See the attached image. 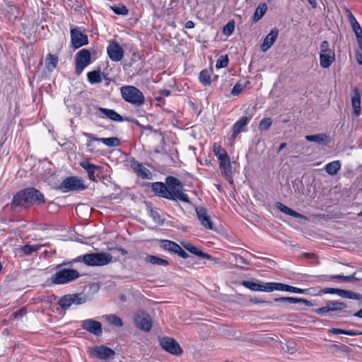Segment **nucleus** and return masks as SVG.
Segmentation results:
<instances>
[{
  "label": "nucleus",
  "mask_w": 362,
  "mask_h": 362,
  "mask_svg": "<svg viewBox=\"0 0 362 362\" xmlns=\"http://www.w3.org/2000/svg\"><path fill=\"white\" fill-rule=\"evenodd\" d=\"M276 282L263 283L259 281L257 282L250 281V291L272 292L276 291Z\"/></svg>",
  "instance_id": "nucleus-19"
},
{
  "label": "nucleus",
  "mask_w": 362,
  "mask_h": 362,
  "mask_svg": "<svg viewBox=\"0 0 362 362\" xmlns=\"http://www.w3.org/2000/svg\"><path fill=\"white\" fill-rule=\"evenodd\" d=\"M278 35L279 30L276 28H273L270 33L264 37L261 47L263 52H266L269 48L272 47V45L277 39Z\"/></svg>",
  "instance_id": "nucleus-26"
},
{
  "label": "nucleus",
  "mask_w": 362,
  "mask_h": 362,
  "mask_svg": "<svg viewBox=\"0 0 362 362\" xmlns=\"http://www.w3.org/2000/svg\"><path fill=\"white\" fill-rule=\"evenodd\" d=\"M90 354L101 360L112 359L115 356L114 350L104 345L94 347L90 351Z\"/></svg>",
  "instance_id": "nucleus-13"
},
{
  "label": "nucleus",
  "mask_w": 362,
  "mask_h": 362,
  "mask_svg": "<svg viewBox=\"0 0 362 362\" xmlns=\"http://www.w3.org/2000/svg\"><path fill=\"white\" fill-rule=\"evenodd\" d=\"M112 256L107 252L89 253L84 255V264L90 267H102L112 261Z\"/></svg>",
  "instance_id": "nucleus-5"
},
{
  "label": "nucleus",
  "mask_w": 362,
  "mask_h": 362,
  "mask_svg": "<svg viewBox=\"0 0 362 362\" xmlns=\"http://www.w3.org/2000/svg\"><path fill=\"white\" fill-rule=\"evenodd\" d=\"M242 90H243L242 85L237 83L233 88L230 93L232 95L236 96V95H238L241 93Z\"/></svg>",
  "instance_id": "nucleus-51"
},
{
  "label": "nucleus",
  "mask_w": 362,
  "mask_h": 362,
  "mask_svg": "<svg viewBox=\"0 0 362 362\" xmlns=\"http://www.w3.org/2000/svg\"><path fill=\"white\" fill-rule=\"evenodd\" d=\"M267 10V6L265 3L260 4L258 7L256 8L254 16H253V21L257 23L259 21L263 16L265 14Z\"/></svg>",
  "instance_id": "nucleus-37"
},
{
  "label": "nucleus",
  "mask_w": 362,
  "mask_h": 362,
  "mask_svg": "<svg viewBox=\"0 0 362 362\" xmlns=\"http://www.w3.org/2000/svg\"><path fill=\"white\" fill-rule=\"evenodd\" d=\"M152 189L154 193L161 197L174 200L182 201L185 203H189L188 196L185 194L180 181L173 176H168L165 179V184L160 182L152 184Z\"/></svg>",
  "instance_id": "nucleus-1"
},
{
  "label": "nucleus",
  "mask_w": 362,
  "mask_h": 362,
  "mask_svg": "<svg viewBox=\"0 0 362 362\" xmlns=\"http://www.w3.org/2000/svg\"><path fill=\"white\" fill-rule=\"evenodd\" d=\"M107 52L110 59L113 62H119L124 57V50L115 41H111L107 47Z\"/></svg>",
  "instance_id": "nucleus-14"
},
{
  "label": "nucleus",
  "mask_w": 362,
  "mask_h": 362,
  "mask_svg": "<svg viewBox=\"0 0 362 362\" xmlns=\"http://www.w3.org/2000/svg\"><path fill=\"white\" fill-rule=\"evenodd\" d=\"M71 46L74 49H78L88 43V36L78 28H71Z\"/></svg>",
  "instance_id": "nucleus-11"
},
{
  "label": "nucleus",
  "mask_w": 362,
  "mask_h": 362,
  "mask_svg": "<svg viewBox=\"0 0 362 362\" xmlns=\"http://www.w3.org/2000/svg\"><path fill=\"white\" fill-rule=\"evenodd\" d=\"M120 93L123 100L135 107H140L144 103L145 98L143 93L135 86H122Z\"/></svg>",
  "instance_id": "nucleus-3"
},
{
  "label": "nucleus",
  "mask_w": 362,
  "mask_h": 362,
  "mask_svg": "<svg viewBox=\"0 0 362 362\" xmlns=\"http://www.w3.org/2000/svg\"><path fill=\"white\" fill-rule=\"evenodd\" d=\"M83 135L88 139L86 143L88 151L90 153H98L99 151V148L94 142L100 141L99 138L95 136L94 134L88 132H83Z\"/></svg>",
  "instance_id": "nucleus-27"
},
{
  "label": "nucleus",
  "mask_w": 362,
  "mask_h": 362,
  "mask_svg": "<svg viewBox=\"0 0 362 362\" xmlns=\"http://www.w3.org/2000/svg\"><path fill=\"white\" fill-rule=\"evenodd\" d=\"M58 64V57L49 54L45 58V66L49 71H52Z\"/></svg>",
  "instance_id": "nucleus-36"
},
{
  "label": "nucleus",
  "mask_w": 362,
  "mask_h": 362,
  "mask_svg": "<svg viewBox=\"0 0 362 362\" xmlns=\"http://www.w3.org/2000/svg\"><path fill=\"white\" fill-rule=\"evenodd\" d=\"M335 61L334 51L320 52V65L322 68L327 69Z\"/></svg>",
  "instance_id": "nucleus-22"
},
{
  "label": "nucleus",
  "mask_w": 362,
  "mask_h": 362,
  "mask_svg": "<svg viewBox=\"0 0 362 362\" xmlns=\"http://www.w3.org/2000/svg\"><path fill=\"white\" fill-rule=\"evenodd\" d=\"M355 57L357 63L359 65L362 64V54L359 52H355Z\"/></svg>",
  "instance_id": "nucleus-59"
},
{
  "label": "nucleus",
  "mask_w": 362,
  "mask_h": 362,
  "mask_svg": "<svg viewBox=\"0 0 362 362\" xmlns=\"http://www.w3.org/2000/svg\"><path fill=\"white\" fill-rule=\"evenodd\" d=\"M84 255L83 256H78L76 258L72 260V262H68V263H66V262H63L62 264H58L57 266V269H59L63 265H71L73 262H83L84 263Z\"/></svg>",
  "instance_id": "nucleus-50"
},
{
  "label": "nucleus",
  "mask_w": 362,
  "mask_h": 362,
  "mask_svg": "<svg viewBox=\"0 0 362 362\" xmlns=\"http://www.w3.org/2000/svg\"><path fill=\"white\" fill-rule=\"evenodd\" d=\"M112 251H117L119 252L122 255H124L127 253V252L122 248L114 247L110 249Z\"/></svg>",
  "instance_id": "nucleus-63"
},
{
  "label": "nucleus",
  "mask_w": 362,
  "mask_h": 362,
  "mask_svg": "<svg viewBox=\"0 0 362 362\" xmlns=\"http://www.w3.org/2000/svg\"><path fill=\"white\" fill-rule=\"evenodd\" d=\"M81 327L95 336H100L103 334L102 324L93 319L82 321Z\"/></svg>",
  "instance_id": "nucleus-16"
},
{
  "label": "nucleus",
  "mask_w": 362,
  "mask_h": 362,
  "mask_svg": "<svg viewBox=\"0 0 362 362\" xmlns=\"http://www.w3.org/2000/svg\"><path fill=\"white\" fill-rule=\"evenodd\" d=\"M341 290L340 288H325L322 289V293H331V294H337L341 296Z\"/></svg>",
  "instance_id": "nucleus-49"
},
{
  "label": "nucleus",
  "mask_w": 362,
  "mask_h": 362,
  "mask_svg": "<svg viewBox=\"0 0 362 362\" xmlns=\"http://www.w3.org/2000/svg\"><path fill=\"white\" fill-rule=\"evenodd\" d=\"M361 280L362 279L358 277L356 273H354L352 275L350 276H345V281H359Z\"/></svg>",
  "instance_id": "nucleus-54"
},
{
  "label": "nucleus",
  "mask_w": 362,
  "mask_h": 362,
  "mask_svg": "<svg viewBox=\"0 0 362 362\" xmlns=\"http://www.w3.org/2000/svg\"><path fill=\"white\" fill-rule=\"evenodd\" d=\"M134 324L140 329L148 332L152 327L150 316L145 313H137L134 318Z\"/></svg>",
  "instance_id": "nucleus-12"
},
{
  "label": "nucleus",
  "mask_w": 362,
  "mask_h": 362,
  "mask_svg": "<svg viewBox=\"0 0 362 362\" xmlns=\"http://www.w3.org/2000/svg\"><path fill=\"white\" fill-rule=\"evenodd\" d=\"M181 244L186 250H187L188 252H189L192 254H194L198 257H204V258H206V259H210V257H211L210 255L202 252L199 249H198L195 246L192 245L189 243L182 242Z\"/></svg>",
  "instance_id": "nucleus-30"
},
{
  "label": "nucleus",
  "mask_w": 362,
  "mask_h": 362,
  "mask_svg": "<svg viewBox=\"0 0 362 362\" xmlns=\"http://www.w3.org/2000/svg\"><path fill=\"white\" fill-rule=\"evenodd\" d=\"M79 165L86 171L88 178L92 181L95 182L97 177L102 173L101 166L92 164L88 160H83Z\"/></svg>",
  "instance_id": "nucleus-15"
},
{
  "label": "nucleus",
  "mask_w": 362,
  "mask_h": 362,
  "mask_svg": "<svg viewBox=\"0 0 362 362\" xmlns=\"http://www.w3.org/2000/svg\"><path fill=\"white\" fill-rule=\"evenodd\" d=\"M329 332L334 334H344V333H345L344 329H338V328H332L329 330Z\"/></svg>",
  "instance_id": "nucleus-57"
},
{
  "label": "nucleus",
  "mask_w": 362,
  "mask_h": 362,
  "mask_svg": "<svg viewBox=\"0 0 362 362\" xmlns=\"http://www.w3.org/2000/svg\"><path fill=\"white\" fill-rule=\"evenodd\" d=\"M351 99L353 114L354 116L358 117L361 115V94L357 87L352 88Z\"/></svg>",
  "instance_id": "nucleus-18"
},
{
  "label": "nucleus",
  "mask_w": 362,
  "mask_h": 362,
  "mask_svg": "<svg viewBox=\"0 0 362 362\" xmlns=\"http://www.w3.org/2000/svg\"><path fill=\"white\" fill-rule=\"evenodd\" d=\"M328 278L329 279H336V280H343V281H345V276L340 275V274L331 275V276H329Z\"/></svg>",
  "instance_id": "nucleus-58"
},
{
  "label": "nucleus",
  "mask_w": 362,
  "mask_h": 362,
  "mask_svg": "<svg viewBox=\"0 0 362 362\" xmlns=\"http://www.w3.org/2000/svg\"><path fill=\"white\" fill-rule=\"evenodd\" d=\"M303 256L306 258H309V259H315V255L313 253L305 252V253H303Z\"/></svg>",
  "instance_id": "nucleus-64"
},
{
  "label": "nucleus",
  "mask_w": 362,
  "mask_h": 362,
  "mask_svg": "<svg viewBox=\"0 0 362 362\" xmlns=\"http://www.w3.org/2000/svg\"><path fill=\"white\" fill-rule=\"evenodd\" d=\"M115 13L117 15L126 16L129 13V10L124 5H119L111 7Z\"/></svg>",
  "instance_id": "nucleus-44"
},
{
  "label": "nucleus",
  "mask_w": 362,
  "mask_h": 362,
  "mask_svg": "<svg viewBox=\"0 0 362 362\" xmlns=\"http://www.w3.org/2000/svg\"><path fill=\"white\" fill-rule=\"evenodd\" d=\"M196 213L197 218L201 224L207 229L213 230V223L211 221L210 216L208 214L207 211L205 208L198 206L196 208Z\"/></svg>",
  "instance_id": "nucleus-17"
},
{
  "label": "nucleus",
  "mask_w": 362,
  "mask_h": 362,
  "mask_svg": "<svg viewBox=\"0 0 362 362\" xmlns=\"http://www.w3.org/2000/svg\"><path fill=\"white\" fill-rule=\"evenodd\" d=\"M26 311H25V308H21L20 310H18V311H16V313H14V317H17L18 315H24L25 314Z\"/></svg>",
  "instance_id": "nucleus-62"
},
{
  "label": "nucleus",
  "mask_w": 362,
  "mask_h": 362,
  "mask_svg": "<svg viewBox=\"0 0 362 362\" xmlns=\"http://www.w3.org/2000/svg\"><path fill=\"white\" fill-rule=\"evenodd\" d=\"M349 23L355 34L356 40L362 39V28L354 15L349 16Z\"/></svg>",
  "instance_id": "nucleus-31"
},
{
  "label": "nucleus",
  "mask_w": 362,
  "mask_h": 362,
  "mask_svg": "<svg viewBox=\"0 0 362 362\" xmlns=\"http://www.w3.org/2000/svg\"><path fill=\"white\" fill-rule=\"evenodd\" d=\"M275 206L280 211H281L287 215H289V216L295 217V218H304V216L293 211V209H291V208L288 207L287 206L283 204L281 202H276Z\"/></svg>",
  "instance_id": "nucleus-33"
},
{
  "label": "nucleus",
  "mask_w": 362,
  "mask_h": 362,
  "mask_svg": "<svg viewBox=\"0 0 362 362\" xmlns=\"http://www.w3.org/2000/svg\"><path fill=\"white\" fill-rule=\"evenodd\" d=\"M326 51H333L329 48V44L327 40H324L320 44V52H325Z\"/></svg>",
  "instance_id": "nucleus-52"
},
{
  "label": "nucleus",
  "mask_w": 362,
  "mask_h": 362,
  "mask_svg": "<svg viewBox=\"0 0 362 362\" xmlns=\"http://www.w3.org/2000/svg\"><path fill=\"white\" fill-rule=\"evenodd\" d=\"M234 28H235V25H234V22H232V21H229L224 27H223V33L224 35H230L234 31Z\"/></svg>",
  "instance_id": "nucleus-46"
},
{
  "label": "nucleus",
  "mask_w": 362,
  "mask_h": 362,
  "mask_svg": "<svg viewBox=\"0 0 362 362\" xmlns=\"http://www.w3.org/2000/svg\"><path fill=\"white\" fill-rule=\"evenodd\" d=\"M341 168V163L339 160H334L327 163L325 167V171L330 175H336Z\"/></svg>",
  "instance_id": "nucleus-34"
},
{
  "label": "nucleus",
  "mask_w": 362,
  "mask_h": 362,
  "mask_svg": "<svg viewBox=\"0 0 362 362\" xmlns=\"http://www.w3.org/2000/svg\"><path fill=\"white\" fill-rule=\"evenodd\" d=\"M86 188L82 180L77 177L71 176L64 179L58 187V189L64 193L72 191H81Z\"/></svg>",
  "instance_id": "nucleus-6"
},
{
  "label": "nucleus",
  "mask_w": 362,
  "mask_h": 362,
  "mask_svg": "<svg viewBox=\"0 0 362 362\" xmlns=\"http://www.w3.org/2000/svg\"><path fill=\"white\" fill-rule=\"evenodd\" d=\"M145 261L148 263L156 265L167 266L169 264V262L167 259L154 255L146 256Z\"/></svg>",
  "instance_id": "nucleus-35"
},
{
  "label": "nucleus",
  "mask_w": 362,
  "mask_h": 362,
  "mask_svg": "<svg viewBox=\"0 0 362 362\" xmlns=\"http://www.w3.org/2000/svg\"><path fill=\"white\" fill-rule=\"evenodd\" d=\"M250 303H252L254 304L262 303V304L272 305L273 301H272V300H259L257 298H250Z\"/></svg>",
  "instance_id": "nucleus-53"
},
{
  "label": "nucleus",
  "mask_w": 362,
  "mask_h": 362,
  "mask_svg": "<svg viewBox=\"0 0 362 362\" xmlns=\"http://www.w3.org/2000/svg\"><path fill=\"white\" fill-rule=\"evenodd\" d=\"M132 167L136 175L142 179L151 180L152 178L151 172L139 162H134Z\"/></svg>",
  "instance_id": "nucleus-25"
},
{
  "label": "nucleus",
  "mask_w": 362,
  "mask_h": 362,
  "mask_svg": "<svg viewBox=\"0 0 362 362\" xmlns=\"http://www.w3.org/2000/svg\"><path fill=\"white\" fill-rule=\"evenodd\" d=\"M345 303L338 300H327L325 305L313 310V312L320 315H325L329 312H339L346 308Z\"/></svg>",
  "instance_id": "nucleus-9"
},
{
  "label": "nucleus",
  "mask_w": 362,
  "mask_h": 362,
  "mask_svg": "<svg viewBox=\"0 0 362 362\" xmlns=\"http://www.w3.org/2000/svg\"><path fill=\"white\" fill-rule=\"evenodd\" d=\"M41 245H25L21 247V250L26 255H29L32 254L33 252H37Z\"/></svg>",
  "instance_id": "nucleus-43"
},
{
  "label": "nucleus",
  "mask_w": 362,
  "mask_h": 362,
  "mask_svg": "<svg viewBox=\"0 0 362 362\" xmlns=\"http://www.w3.org/2000/svg\"><path fill=\"white\" fill-rule=\"evenodd\" d=\"M199 81L204 86L211 85V76L207 69H204L200 72Z\"/></svg>",
  "instance_id": "nucleus-42"
},
{
  "label": "nucleus",
  "mask_w": 362,
  "mask_h": 362,
  "mask_svg": "<svg viewBox=\"0 0 362 362\" xmlns=\"http://www.w3.org/2000/svg\"><path fill=\"white\" fill-rule=\"evenodd\" d=\"M220 169L225 178L232 183L231 165L228 156L218 158Z\"/></svg>",
  "instance_id": "nucleus-20"
},
{
  "label": "nucleus",
  "mask_w": 362,
  "mask_h": 362,
  "mask_svg": "<svg viewBox=\"0 0 362 362\" xmlns=\"http://www.w3.org/2000/svg\"><path fill=\"white\" fill-rule=\"evenodd\" d=\"M99 140L109 147H117L120 144V141L117 137L99 138Z\"/></svg>",
  "instance_id": "nucleus-41"
},
{
  "label": "nucleus",
  "mask_w": 362,
  "mask_h": 362,
  "mask_svg": "<svg viewBox=\"0 0 362 362\" xmlns=\"http://www.w3.org/2000/svg\"><path fill=\"white\" fill-rule=\"evenodd\" d=\"M248 118L246 116L242 117L238 120L233 126V134L231 135L230 139L232 142L234 141L237 136L243 132L246 131V127L247 124Z\"/></svg>",
  "instance_id": "nucleus-21"
},
{
  "label": "nucleus",
  "mask_w": 362,
  "mask_h": 362,
  "mask_svg": "<svg viewBox=\"0 0 362 362\" xmlns=\"http://www.w3.org/2000/svg\"><path fill=\"white\" fill-rule=\"evenodd\" d=\"M305 138L308 141L315 142L318 144H327L330 142L329 136L324 133L307 135Z\"/></svg>",
  "instance_id": "nucleus-28"
},
{
  "label": "nucleus",
  "mask_w": 362,
  "mask_h": 362,
  "mask_svg": "<svg viewBox=\"0 0 362 362\" xmlns=\"http://www.w3.org/2000/svg\"><path fill=\"white\" fill-rule=\"evenodd\" d=\"M357 47L355 49V52H359L362 54V38L356 40Z\"/></svg>",
  "instance_id": "nucleus-56"
},
{
  "label": "nucleus",
  "mask_w": 362,
  "mask_h": 362,
  "mask_svg": "<svg viewBox=\"0 0 362 362\" xmlns=\"http://www.w3.org/2000/svg\"><path fill=\"white\" fill-rule=\"evenodd\" d=\"M274 302L279 303L281 305H284L286 303H300L306 306H312L313 303L306 299L295 298V297H280L274 299Z\"/></svg>",
  "instance_id": "nucleus-23"
},
{
  "label": "nucleus",
  "mask_w": 362,
  "mask_h": 362,
  "mask_svg": "<svg viewBox=\"0 0 362 362\" xmlns=\"http://www.w3.org/2000/svg\"><path fill=\"white\" fill-rule=\"evenodd\" d=\"M88 81L90 84L99 83L102 81L100 70H95L87 74Z\"/></svg>",
  "instance_id": "nucleus-38"
},
{
  "label": "nucleus",
  "mask_w": 362,
  "mask_h": 362,
  "mask_svg": "<svg viewBox=\"0 0 362 362\" xmlns=\"http://www.w3.org/2000/svg\"><path fill=\"white\" fill-rule=\"evenodd\" d=\"M86 296L83 293L68 294L62 296L59 300V305L63 310H66L71 305H81L86 302Z\"/></svg>",
  "instance_id": "nucleus-7"
},
{
  "label": "nucleus",
  "mask_w": 362,
  "mask_h": 362,
  "mask_svg": "<svg viewBox=\"0 0 362 362\" xmlns=\"http://www.w3.org/2000/svg\"><path fill=\"white\" fill-rule=\"evenodd\" d=\"M160 345L167 352L179 356L182 353V349L179 344L171 337H165L160 339Z\"/></svg>",
  "instance_id": "nucleus-10"
},
{
  "label": "nucleus",
  "mask_w": 362,
  "mask_h": 362,
  "mask_svg": "<svg viewBox=\"0 0 362 362\" xmlns=\"http://www.w3.org/2000/svg\"><path fill=\"white\" fill-rule=\"evenodd\" d=\"M45 202L44 195L33 187L26 188L18 192L13 199V206H29L34 204H42Z\"/></svg>",
  "instance_id": "nucleus-2"
},
{
  "label": "nucleus",
  "mask_w": 362,
  "mask_h": 362,
  "mask_svg": "<svg viewBox=\"0 0 362 362\" xmlns=\"http://www.w3.org/2000/svg\"><path fill=\"white\" fill-rule=\"evenodd\" d=\"M214 151L216 156L218 158L221 157H227V152L225 149L222 148L220 146H214Z\"/></svg>",
  "instance_id": "nucleus-48"
},
{
  "label": "nucleus",
  "mask_w": 362,
  "mask_h": 362,
  "mask_svg": "<svg viewBox=\"0 0 362 362\" xmlns=\"http://www.w3.org/2000/svg\"><path fill=\"white\" fill-rule=\"evenodd\" d=\"M344 334L349 335V336H356L358 334H362V332L361 333H358L356 332L355 330H345Z\"/></svg>",
  "instance_id": "nucleus-60"
},
{
  "label": "nucleus",
  "mask_w": 362,
  "mask_h": 362,
  "mask_svg": "<svg viewBox=\"0 0 362 362\" xmlns=\"http://www.w3.org/2000/svg\"><path fill=\"white\" fill-rule=\"evenodd\" d=\"M160 246L165 250L176 254L180 250V245L176 243L168 240H160Z\"/></svg>",
  "instance_id": "nucleus-29"
},
{
  "label": "nucleus",
  "mask_w": 362,
  "mask_h": 362,
  "mask_svg": "<svg viewBox=\"0 0 362 362\" xmlns=\"http://www.w3.org/2000/svg\"><path fill=\"white\" fill-rule=\"evenodd\" d=\"M341 297L348 299L361 300L362 295L349 290H341Z\"/></svg>",
  "instance_id": "nucleus-40"
},
{
  "label": "nucleus",
  "mask_w": 362,
  "mask_h": 362,
  "mask_svg": "<svg viewBox=\"0 0 362 362\" xmlns=\"http://www.w3.org/2000/svg\"><path fill=\"white\" fill-rule=\"evenodd\" d=\"M98 111L102 113L101 117H107L112 121L115 122H123L124 119L122 115L116 112L115 110L111 109H107L104 107H98Z\"/></svg>",
  "instance_id": "nucleus-24"
},
{
  "label": "nucleus",
  "mask_w": 362,
  "mask_h": 362,
  "mask_svg": "<svg viewBox=\"0 0 362 362\" xmlns=\"http://www.w3.org/2000/svg\"><path fill=\"white\" fill-rule=\"evenodd\" d=\"M80 276V274L76 269H62L54 273L51 276V281L54 284H65L73 281Z\"/></svg>",
  "instance_id": "nucleus-4"
},
{
  "label": "nucleus",
  "mask_w": 362,
  "mask_h": 362,
  "mask_svg": "<svg viewBox=\"0 0 362 362\" xmlns=\"http://www.w3.org/2000/svg\"><path fill=\"white\" fill-rule=\"evenodd\" d=\"M104 317L110 324L115 327H122L123 326L122 319L115 314L106 315Z\"/></svg>",
  "instance_id": "nucleus-39"
},
{
  "label": "nucleus",
  "mask_w": 362,
  "mask_h": 362,
  "mask_svg": "<svg viewBox=\"0 0 362 362\" xmlns=\"http://www.w3.org/2000/svg\"><path fill=\"white\" fill-rule=\"evenodd\" d=\"M276 291H284L288 292H293L296 293H306L307 289H302L297 287H294L290 285L284 284L282 283H276Z\"/></svg>",
  "instance_id": "nucleus-32"
},
{
  "label": "nucleus",
  "mask_w": 362,
  "mask_h": 362,
  "mask_svg": "<svg viewBox=\"0 0 362 362\" xmlns=\"http://www.w3.org/2000/svg\"><path fill=\"white\" fill-rule=\"evenodd\" d=\"M176 254L183 259H187L189 257V255L185 251H184L181 247H180V250H178Z\"/></svg>",
  "instance_id": "nucleus-55"
},
{
  "label": "nucleus",
  "mask_w": 362,
  "mask_h": 362,
  "mask_svg": "<svg viewBox=\"0 0 362 362\" xmlns=\"http://www.w3.org/2000/svg\"><path fill=\"white\" fill-rule=\"evenodd\" d=\"M228 58L227 55H221L217 60L216 66L218 69L224 68L228 66Z\"/></svg>",
  "instance_id": "nucleus-45"
},
{
  "label": "nucleus",
  "mask_w": 362,
  "mask_h": 362,
  "mask_svg": "<svg viewBox=\"0 0 362 362\" xmlns=\"http://www.w3.org/2000/svg\"><path fill=\"white\" fill-rule=\"evenodd\" d=\"M272 120L271 118H264L259 124V128L260 130H267L272 125Z\"/></svg>",
  "instance_id": "nucleus-47"
},
{
  "label": "nucleus",
  "mask_w": 362,
  "mask_h": 362,
  "mask_svg": "<svg viewBox=\"0 0 362 362\" xmlns=\"http://www.w3.org/2000/svg\"><path fill=\"white\" fill-rule=\"evenodd\" d=\"M90 52L87 49H83L79 51L75 59V73L77 75H80L84 69L90 64Z\"/></svg>",
  "instance_id": "nucleus-8"
},
{
  "label": "nucleus",
  "mask_w": 362,
  "mask_h": 362,
  "mask_svg": "<svg viewBox=\"0 0 362 362\" xmlns=\"http://www.w3.org/2000/svg\"><path fill=\"white\" fill-rule=\"evenodd\" d=\"M258 261H259V259L257 257H256L255 255H252L250 254V264L257 265L259 263Z\"/></svg>",
  "instance_id": "nucleus-61"
}]
</instances>
